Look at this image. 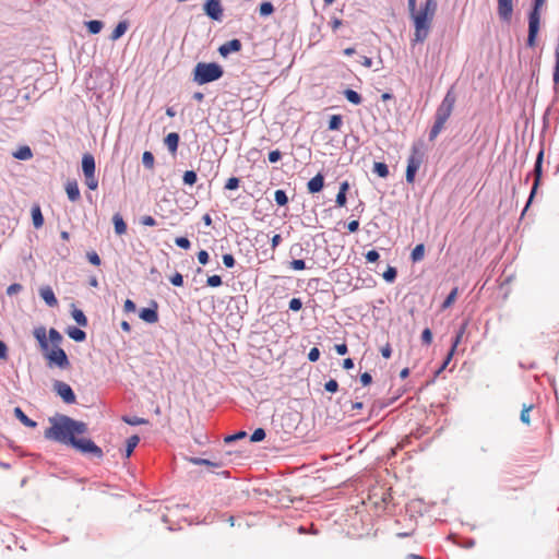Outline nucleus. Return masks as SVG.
<instances>
[{
    "instance_id": "nucleus-26",
    "label": "nucleus",
    "mask_w": 559,
    "mask_h": 559,
    "mask_svg": "<svg viewBox=\"0 0 559 559\" xmlns=\"http://www.w3.org/2000/svg\"><path fill=\"white\" fill-rule=\"evenodd\" d=\"M31 214L34 227L37 229L43 227L45 219L40 207L38 205L33 206Z\"/></svg>"
},
{
    "instance_id": "nucleus-16",
    "label": "nucleus",
    "mask_w": 559,
    "mask_h": 559,
    "mask_svg": "<svg viewBox=\"0 0 559 559\" xmlns=\"http://www.w3.org/2000/svg\"><path fill=\"white\" fill-rule=\"evenodd\" d=\"M323 188H324V176L321 173H318L314 177H312L307 182L308 192L311 194L322 191Z\"/></svg>"
},
{
    "instance_id": "nucleus-12",
    "label": "nucleus",
    "mask_w": 559,
    "mask_h": 559,
    "mask_svg": "<svg viewBox=\"0 0 559 559\" xmlns=\"http://www.w3.org/2000/svg\"><path fill=\"white\" fill-rule=\"evenodd\" d=\"M158 304L155 300H151L150 307L142 308L139 312V317L146 323H156L158 321Z\"/></svg>"
},
{
    "instance_id": "nucleus-36",
    "label": "nucleus",
    "mask_w": 559,
    "mask_h": 559,
    "mask_svg": "<svg viewBox=\"0 0 559 559\" xmlns=\"http://www.w3.org/2000/svg\"><path fill=\"white\" fill-rule=\"evenodd\" d=\"M123 423L130 426H139V425H146L148 424V420L142 417L138 416H131V415H124L122 416Z\"/></svg>"
},
{
    "instance_id": "nucleus-43",
    "label": "nucleus",
    "mask_w": 559,
    "mask_h": 559,
    "mask_svg": "<svg viewBox=\"0 0 559 559\" xmlns=\"http://www.w3.org/2000/svg\"><path fill=\"white\" fill-rule=\"evenodd\" d=\"M154 155L150 151H145L142 155V164L145 168L152 169L154 167Z\"/></svg>"
},
{
    "instance_id": "nucleus-48",
    "label": "nucleus",
    "mask_w": 559,
    "mask_h": 559,
    "mask_svg": "<svg viewBox=\"0 0 559 559\" xmlns=\"http://www.w3.org/2000/svg\"><path fill=\"white\" fill-rule=\"evenodd\" d=\"M175 243L177 247L183 250H189L191 248V241L187 237H177L175 239Z\"/></svg>"
},
{
    "instance_id": "nucleus-50",
    "label": "nucleus",
    "mask_w": 559,
    "mask_h": 559,
    "mask_svg": "<svg viewBox=\"0 0 559 559\" xmlns=\"http://www.w3.org/2000/svg\"><path fill=\"white\" fill-rule=\"evenodd\" d=\"M247 437V432L245 430H239L233 435H228L227 437H225V442L226 443H230V442H234L236 440H240V439H243Z\"/></svg>"
},
{
    "instance_id": "nucleus-41",
    "label": "nucleus",
    "mask_w": 559,
    "mask_h": 559,
    "mask_svg": "<svg viewBox=\"0 0 559 559\" xmlns=\"http://www.w3.org/2000/svg\"><path fill=\"white\" fill-rule=\"evenodd\" d=\"M198 180V175L194 170H186L182 176V181L187 186H193Z\"/></svg>"
},
{
    "instance_id": "nucleus-57",
    "label": "nucleus",
    "mask_w": 559,
    "mask_h": 559,
    "mask_svg": "<svg viewBox=\"0 0 559 559\" xmlns=\"http://www.w3.org/2000/svg\"><path fill=\"white\" fill-rule=\"evenodd\" d=\"M421 342L425 345H430L432 342V332L429 328H426L421 332Z\"/></svg>"
},
{
    "instance_id": "nucleus-21",
    "label": "nucleus",
    "mask_w": 559,
    "mask_h": 559,
    "mask_svg": "<svg viewBox=\"0 0 559 559\" xmlns=\"http://www.w3.org/2000/svg\"><path fill=\"white\" fill-rule=\"evenodd\" d=\"M66 192L68 195V199L71 202H76L81 198L79 185L76 180H69L66 183Z\"/></svg>"
},
{
    "instance_id": "nucleus-28",
    "label": "nucleus",
    "mask_w": 559,
    "mask_h": 559,
    "mask_svg": "<svg viewBox=\"0 0 559 559\" xmlns=\"http://www.w3.org/2000/svg\"><path fill=\"white\" fill-rule=\"evenodd\" d=\"M71 316L79 326L85 328L88 324L87 317L81 309L73 307Z\"/></svg>"
},
{
    "instance_id": "nucleus-7",
    "label": "nucleus",
    "mask_w": 559,
    "mask_h": 559,
    "mask_svg": "<svg viewBox=\"0 0 559 559\" xmlns=\"http://www.w3.org/2000/svg\"><path fill=\"white\" fill-rule=\"evenodd\" d=\"M455 102H456V95L454 93V86L452 85L447 91L442 102L438 106L436 114H435V119L447 122L453 111Z\"/></svg>"
},
{
    "instance_id": "nucleus-2",
    "label": "nucleus",
    "mask_w": 559,
    "mask_h": 559,
    "mask_svg": "<svg viewBox=\"0 0 559 559\" xmlns=\"http://www.w3.org/2000/svg\"><path fill=\"white\" fill-rule=\"evenodd\" d=\"M438 8L437 0H426L417 10V4L414 11H409L411 17L414 22V37L412 39L414 44L424 43L430 32L431 23Z\"/></svg>"
},
{
    "instance_id": "nucleus-10",
    "label": "nucleus",
    "mask_w": 559,
    "mask_h": 559,
    "mask_svg": "<svg viewBox=\"0 0 559 559\" xmlns=\"http://www.w3.org/2000/svg\"><path fill=\"white\" fill-rule=\"evenodd\" d=\"M53 390L66 404H74L76 402V395L70 384L56 380Z\"/></svg>"
},
{
    "instance_id": "nucleus-45",
    "label": "nucleus",
    "mask_w": 559,
    "mask_h": 559,
    "mask_svg": "<svg viewBox=\"0 0 559 559\" xmlns=\"http://www.w3.org/2000/svg\"><path fill=\"white\" fill-rule=\"evenodd\" d=\"M453 355H454V353H452V350H451V349H449V352H448V354L445 355V357H444V359H443V361H442L441 366L436 370V372H435V377L440 376V374H441V372H442L443 370H445V368L448 367V365L451 362V360H452V358H453Z\"/></svg>"
},
{
    "instance_id": "nucleus-31",
    "label": "nucleus",
    "mask_w": 559,
    "mask_h": 559,
    "mask_svg": "<svg viewBox=\"0 0 559 559\" xmlns=\"http://www.w3.org/2000/svg\"><path fill=\"white\" fill-rule=\"evenodd\" d=\"M84 24H85L87 32L92 35H96V34L100 33L104 27V23L99 20H90V21H86Z\"/></svg>"
},
{
    "instance_id": "nucleus-53",
    "label": "nucleus",
    "mask_w": 559,
    "mask_h": 559,
    "mask_svg": "<svg viewBox=\"0 0 559 559\" xmlns=\"http://www.w3.org/2000/svg\"><path fill=\"white\" fill-rule=\"evenodd\" d=\"M324 390L330 393H336L338 391V382L335 379H330L325 382Z\"/></svg>"
},
{
    "instance_id": "nucleus-54",
    "label": "nucleus",
    "mask_w": 559,
    "mask_h": 559,
    "mask_svg": "<svg viewBox=\"0 0 559 559\" xmlns=\"http://www.w3.org/2000/svg\"><path fill=\"white\" fill-rule=\"evenodd\" d=\"M289 266L294 271H302L307 267L306 262L302 259H294L293 261H290Z\"/></svg>"
},
{
    "instance_id": "nucleus-25",
    "label": "nucleus",
    "mask_w": 559,
    "mask_h": 559,
    "mask_svg": "<svg viewBox=\"0 0 559 559\" xmlns=\"http://www.w3.org/2000/svg\"><path fill=\"white\" fill-rule=\"evenodd\" d=\"M112 224H114L115 233L118 236H121V235L126 234V231H127V224H126V222H124V219H123V217L121 216L120 213H116L112 216Z\"/></svg>"
},
{
    "instance_id": "nucleus-4",
    "label": "nucleus",
    "mask_w": 559,
    "mask_h": 559,
    "mask_svg": "<svg viewBox=\"0 0 559 559\" xmlns=\"http://www.w3.org/2000/svg\"><path fill=\"white\" fill-rule=\"evenodd\" d=\"M546 0H532V7L528 12V29L526 45L530 48L536 46L537 37L540 28L542 8Z\"/></svg>"
},
{
    "instance_id": "nucleus-46",
    "label": "nucleus",
    "mask_w": 559,
    "mask_h": 559,
    "mask_svg": "<svg viewBox=\"0 0 559 559\" xmlns=\"http://www.w3.org/2000/svg\"><path fill=\"white\" fill-rule=\"evenodd\" d=\"M190 461L195 465H206V466H213V467L221 466V463H218V462H213V461H210L207 459H202V457H191Z\"/></svg>"
},
{
    "instance_id": "nucleus-56",
    "label": "nucleus",
    "mask_w": 559,
    "mask_h": 559,
    "mask_svg": "<svg viewBox=\"0 0 559 559\" xmlns=\"http://www.w3.org/2000/svg\"><path fill=\"white\" fill-rule=\"evenodd\" d=\"M365 258L368 263H376L379 260L380 254L376 249H372L366 252Z\"/></svg>"
},
{
    "instance_id": "nucleus-30",
    "label": "nucleus",
    "mask_w": 559,
    "mask_h": 559,
    "mask_svg": "<svg viewBox=\"0 0 559 559\" xmlns=\"http://www.w3.org/2000/svg\"><path fill=\"white\" fill-rule=\"evenodd\" d=\"M343 95L346 98V100L349 102L353 105H360L361 102H362L361 95L358 92H356V91H354L352 88H346L343 92Z\"/></svg>"
},
{
    "instance_id": "nucleus-14",
    "label": "nucleus",
    "mask_w": 559,
    "mask_h": 559,
    "mask_svg": "<svg viewBox=\"0 0 559 559\" xmlns=\"http://www.w3.org/2000/svg\"><path fill=\"white\" fill-rule=\"evenodd\" d=\"M242 44L240 39L234 38L219 46L218 52L222 57L226 58L230 53L238 52L241 50Z\"/></svg>"
},
{
    "instance_id": "nucleus-38",
    "label": "nucleus",
    "mask_w": 559,
    "mask_h": 559,
    "mask_svg": "<svg viewBox=\"0 0 559 559\" xmlns=\"http://www.w3.org/2000/svg\"><path fill=\"white\" fill-rule=\"evenodd\" d=\"M274 201L276 202V204L278 206H285L287 205L288 203V197H287V193L285 190L283 189H277L275 192H274Z\"/></svg>"
},
{
    "instance_id": "nucleus-63",
    "label": "nucleus",
    "mask_w": 559,
    "mask_h": 559,
    "mask_svg": "<svg viewBox=\"0 0 559 559\" xmlns=\"http://www.w3.org/2000/svg\"><path fill=\"white\" fill-rule=\"evenodd\" d=\"M140 223L144 226H150V227H153V226H156L157 225V222L156 219L151 216V215H144L141 217L140 219Z\"/></svg>"
},
{
    "instance_id": "nucleus-27",
    "label": "nucleus",
    "mask_w": 559,
    "mask_h": 559,
    "mask_svg": "<svg viewBox=\"0 0 559 559\" xmlns=\"http://www.w3.org/2000/svg\"><path fill=\"white\" fill-rule=\"evenodd\" d=\"M140 442V437L138 435H133L129 437L126 441L124 456L128 459L132 455L134 449Z\"/></svg>"
},
{
    "instance_id": "nucleus-22",
    "label": "nucleus",
    "mask_w": 559,
    "mask_h": 559,
    "mask_svg": "<svg viewBox=\"0 0 559 559\" xmlns=\"http://www.w3.org/2000/svg\"><path fill=\"white\" fill-rule=\"evenodd\" d=\"M467 325H468V321H464V322L461 323L459 329L455 331V335L452 338V343H451V347H450L452 353H455L459 344L461 343V341H462V338H463V336H464V334L466 332Z\"/></svg>"
},
{
    "instance_id": "nucleus-51",
    "label": "nucleus",
    "mask_w": 559,
    "mask_h": 559,
    "mask_svg": "<svg viewBox=\"0 0 559 559\" xmlns=\"http://www.w3.org/2000/svg\"><path fill=\"white\" fill-rule=\"evenodd\" d=\"M302 308V300L300 298L294 297L289 300L288 309L292 311H299Z\"/></svg>"
},
{
    "instance_id": "nucleus-1",
    "label": "nucleus",
    "mask_w": 559,
    "mask_h": 559,
    "mask_svg": "<svg viewBox=\"0 0 559 559\" xmlns=\"http://www.w3.org/2000/svg\"><path fill=\"white\" fill-rule=\"evenodd\" d=\"M49 423L51 426L45 430L44 437L61 444H68L73 439H79L78 436L85 435L88 430L86 423L67 415L50 417Z\"/></svg>"
},
{
    "instance_id": "nucleus-20",
    "label": "nucleus",
    "mask_w": 559,
    "mask_h": 559,
    "mask_svg": "<svg viewBox=\"0 0 559 559\" xmlns=\"http://www.w3.org/2000/svg\"><path fill=\"white\" fill-rule=\"evenodd\" d=\"M180 136L177 132H170L164 138V143L171 154H176L178 151Z\"/></svg>"
},
{
    "instance_id": "nucleus-34",
    "label": "nucleus",
    "mask_w": 559,
    "mask_h": 559,
    "mask_svg": "<svg viewBox=\"0 0 559 559\" xmlns=\"http://www.w3.org/2000/svg\"><path fill=\"white\" fill-rule=\"evenodd\" d=\"M13 156L20 160H27L33 157V152L29 146H21Z\"/></svg>"
},
{
    "instance_id": "nucleus-49",
    "label": "nucleus",
    "mask_w": 559,
    "mask_h": 559,
    "mask_svg": "<svg viewBox=\"0 0 559 559\" xmlns=\"http://www.w3.org/2000/svg\"><path fill=\"white\" fill-rule=\"evenodd\" d=\"M239 185H240V179L238 177H230L225 182L224 188L226 190H236L239 188Z\"/></svg>"
},
{
    "instance_id": "nucleus-64",
    "label": "nucleus",
    "mask_w": 559,
    "mask_h": 559,
    "mask_svg": "<svg viewBox=\"0 0 559 559\" xmlns=\"http://www.w3.org/2000/svg\"><path fill=\"white\" fill-rule=\"evenodd\" d=\"M210 254L206 250H200L198 252V261L200 264L205 265L209 263Z\"/></svg>"
},
{
    "instance_id": "nucleus-11",
    "label": "nucleus",
    "mask_w": 559,
    "mask_h": 559,
    "mask_svg": "<svg viewBox=\"0 0 559 559\" xmlns=\"http://www.w3.org/2000/svg\"><path fill=\"white\" fill-rule=\"evenodd\" d=\"M206 16L213 21L221 22L224 15V9L219 0H206L203 4Z\"/></svg>"
},
{
    "instance_id": "nucleus-8",
    "label": "nucleus",
    "mask_w": 559,
    "mask_h": 559,
    "mask_svg": "<svg viewBox=\"0 0 559 559\" xmlns=\"http://www.w3.org/2000/svg\"><path fill=\"white\" fill-rule=\"evenodd\" d=\"M45 359L50 367H57L61 370H66L70 367V360L63 348H50L47 352H43Z\"/></svg>"
},
{
    "instance_id": "nucleus-40",
    "label": "nucleus",
    "mask_w": 559,
    "mask_h": 559,
    "mask_svg": "<svg viewBox=\"0 0 559 559\" xmlns=\"http://www.w3.org/2000/svg\"><path fill=\"white\" fill-rule=\"evenodd\" d=\"M456 296H457V287H454L449 293V295L445 297V299L443 300V302L441 305V309L444 310V309H448L449 307H451L453 305V302L455 301Z\"/></svg>"
},
{
    "instance_id": "nucleus-24",
    "label": "nucleus",
    "mask_w": 559,
    "mask_h": 559,
    "mask_svg": "<svg viewBox=\"0 0 559 559\" xmlns=\"http://www.w3.org/2000/svg\"><path fill=\"white\" fill-rule=\"evenodd\" d=\"M14 416L25 426L28 428H35L37 427V423L33 419H31L21 407L16 406L14 408Z\"/></svg>"
},
{
    "instance_id": "nucleus-39",
    "label": "nucleus",
    "mask_w": 559,
    "mask_h": 559,
    "mask_svg": "<svg viewBox=\"0 0 559 559\" xmlns=\"http://www.w3.org/2000/svg\"><path fill=\"white\" fill-rule=\"evenodd\" d=\"M397 270L394 266L389 265L383 272L382 277L386 283H393L396 280Z\"/></svg>"
},
{
    "instance_id": "nucleus-15",
    "label": "nucleus",
    "mask_w": 559,
    "mask_h": 559,
    "mask_svg": "<svg viewBox=\"0 0 559 559\" xmlns=\"http://www.w3.org/2000/svg\"><path fill=\"white\" fill-rule=\"evenodd\" d=\"M33 335L38 342L41 352H47V349H49V341L47 337L46 328L43 325L35 328L33 331Z\"/></svg>"
},
{
    "instance_id": "nucleus-58",
    "label": "nucleus",
    "mask_w": 559,
    "mask_h": 559,
    "mask_svg": "<svg viewBox=\"0 0 559 559\" xmlns=\"http://www.w3.org/2000/svg\"><path fill=\"white\" fill-rule=\"evenodd\" d=\"M169 281L176 287L183 286V276L179 272H176L173 276H170Z\"/></svg>"
},
{
    "instance_id": "nucleus-6",
    "label": "nucleus",
    "mask_w": 559,
    "mask_h": 559,
    "mask_svg": "<svg viewBox=\"0 0 559 559\" xmlns=\"http://www.w3.org/2000/svg\"><path fill=\"white\" fill-rule=\"evenodd\" d=\"M67 445L72 447L74 450L82 454L90 455L98 460L104 457V451L92 439H73L72 442L68 443Z\"/></svg>"
},
{
    "instance_id": "nucleus-60",
    "label": "nucleus",
    "mask_w": 559,
    "mask_h": 559,
    "mask_svg": "<svg viewBox=\"0 0 559 559\" xmlns=\"http://www.w3.org/2000/svg\"><path fill=\"white\" fill-rule=\"evenodd\" d=\"M223 263H224V265H225L227 269H231V267H234V266H235V264H236V260H235V258H234V255H233V254H230V253H225V254H223Z\"/></svg>"
},
{
    "instance_id": "nucleus-61",
    "label": "nucleus",
    "mask_w": 559,
    "mask_h": 559,
    "mask_svg": "<svg viewBox=\"0 0 559 559\" xmlns=\"http://www.w3.org/2000/svg\"><path fill=\"white\" fill-rule=\"evenodd\" d=\"M533 408L532 405L530 406H523V409L521 412L520 419L523 424H530V411Z\"/></svg>"
},
{
    "instance_id": "nucleus-47",
    "label": "nucleus",
    "mask_w": 559,
    "mask_h": 559,
    "mask_svg": "<svg viewBox=\"0 0 559 559\" xmlns=\"http://www.w3.org/2000/svg\"><path fill=\"white\" fill-rule=\"evenodd\" d=\"M85 178V185L90 190H96L98 188V179L95 176V173L93 175H86Z\"/></svg>"
},
{
    "instance_id": "nucleus-5",
    "label": "nucleus",
    "mask_w": 559,
    "mask_h": 559,
    "mask_svg": "<svg viewBox=\"0 0 559 559\" xmlns=\"http://www.w3.org/2000/svg\"><path fill=\"white\" fill-rule=\"evenodd\" d=\"M543 162H544V148L542 147L539 150V152L537 153L533 171L531 174H528L526 176V178H525V182H527L530 177H531V175H533L535 177L533 186L531 188V192H530L528 199H527L526 204H525V206H524V209L522 211V215H524V213L526 212V210L528 209V206L533 202L534 197L537 193V190H538V187L540 185L542 177H543Z\"/></svg>"
},
{
    "instance_id": "nucleus-18",
    "label": "nucleus",
    "mask_w": 559,
    "mask_h": 559,
    "mask_svg": "<svg viewBox=\"0 0 559 559\" xmlns=\"http://www.w3.org/2000/svg\"><path fill=\"white\" fill-rule=\"evenodd\" d=\"M39 296L49 307H56L58 305V299L50 286H45L39 289Z\"/></svg>"
},
{
    "instance_id": "nucleus-42",
    "label": "nucleus",
    "mask_w": 559,
    "mask_h": 559,
    "mask_svg": "<svg viewBox=\"0 0 559 559\" xmlns=\"http://www.w3.org/2000/svg\"><path fill=\"white\" fill-rule=\"evenodd\" d=\"M274 12V5L270 1H264L259 7V13L261 16H269Z\"/></svg>"
},
{
    "instance_id": "nucleus-17",
    "label": "nucleus",
    "mask_w": 559,
    "mask_h": 559,
    "mask_svg": "<svg viewBox=\"0 0 559 559\" xmlns=\"http://www.w3.org/2000/svg\"><path fill=\"white\" fill-rule=\"evenodd\" d=\"M81 165H82V171H83L84 176L90 175V174L93 175L95 173L96 164H95V158L92 154L85 153L82 156Z\"/></svg>"
},
{
    "instance_id": "nucleus-23",
    "label": "nucleus",
    "mask_w": 559,
    "mask_h": 559,
    "mask_svg": "<svg viewBox=\"0 0 559 559\" xmlns=\"http://www.w3.org/2000/svg\"><path fill=\"white\" fill-rule=\"evenodd\" d=\"M128 27H129V22L127 20L120 21L116 25V27L112 29L109 38L112 41H116V40L120 39L126 34V32L128 31Z\"/></svg>"
},
{
    "instance_id": "nucleus-59",
    "label": "nucleus",
    "mask_w": 559,
    "mask_h": 559,
    "mask_svg": "<svg viewBox=\"0 0 559 559\" xmlns=\"http://www.w3.org/2000/svg\"><path fill=\"white\" fill-rule=\"evenodd\" d=\"M282 158V152L280 150H273L269 152L267 159L270 163L275 164Z\"/></svg>"
},
{
    "instance_id": "nucleus-52",
    "label": "nucleus",
    "mask_w": 559,
    "mask_h": 559,
    "mask_svg": "<svg viewBox=\"0 0 559 559\" xmlns=\"http://www.w3.org/2000/svg\"><path fill=\"white\" fill-rule=\"evenodd\" d=\"M86 258H87L88 262L95 266H99L102 263V260L96 251L87 252Z\"/></svg>"
},
{
    "instance_id": "nucleus-32",
    "label": "nucleus",
    "mask_w": 559,
    "mask_h": 559,
    "mask_svg": "<svg viewBox=\"0 0 559 559\" xmlns=\"http://www.w3.org/2000/svg\"><path fill=\"white\" fill-rule=\"evenodd\" d=\"M372 171L380 178H386L390 174L389 166L384 162H374Z\"/></svg>"
},
{
    "instance_id": "nucleus-29",
    "label": "nucleus",
    "mask_w": 559,
    "mask_h": 559,
    "mask_svg": "<svg viewBox=\"0 0 559 559\" xmlns=\"http://www.w3.org/2000/svg\"><path fill=\"white\" fill-rule=\"evenodd\" d=\"M47 337H48V341L51 343L52 348L60 347V344L63 341L61 333L55 328L49 329Z\"/></svg>"
},
{
    "instance_id": "nucleus-9",
    "label": "nucleus",
    "mask_w": 559,
    "mask_h": 559,
    "mask_svg": "<svg viewBox=\"0 0 559 559\" xmlns=\"http://www.w3.org/2000/svg\"><path fill=\"white\" fill-rule=\"evenodd\" d=\"M423 163V154L414 145L412 147V153L407 159L405 179L407 183H414L416 174Z\"/></svg>"
},
{
    "instance_id": "nucleus-44",
    "label": "nucleus",
    "mask_w": 559,
    "mask_h": 559,
    "mask_svg": "<svg viewBox=\"0 0 559 559\" xmlns=\"http://www.w3.org/2000/svg\"><path fill=\"white\" fill-rule=\"evenodd\" d=\"M265 437H266L265 430L263 428H257L251 433L250 441L254 442V443L261 442L265 439Z\"/></svg>"
},
{
    "instance_id": "nucleus-19",
    "label": "nucleus",
    "mask_w": 559,
    "mask_h": 559,
    "mask_svg": "<svg viewBox=\"0 0 559 559\" xmlns=\"http://www.w3.org/2000/svg\"><path fill=\"white\" fill-rule=\"evenodd\" d=\"M67 335L74 342L82 343L86 340V332L81 326L70 325L66 330Z\"/></svg>"
},
{
    "instance_id": "nucleus-62",
    "label": "nucleus",
    "mask_w": 559,
    "mask_h": 559,
    "mask_svg": "<svg viewBox=\"0 0 559 559\" xmlns=\"http://www.w3.org/2000/svg\"><path fill=\"white\" fill-rule=\"evenodd\" d=\"M23 289V286L19 283H13L11 285L8 286L7 288V295L8 296H13L17 293H20L21 290Z\"/></svg>"
},
{
    "instance_id": "nucleus-3",
    "label": "nucleus",
    "mask_w": 559,
    "mask_h": 559,
    "mask_svg": "<svg viewBox=\"0 0 559 559\" xmlns=\"http://www.w3.org/2000/svg\"><path fill=\"white\" fill-rule=\"evenodd\" d=\"M192 75L194 83L204 85L219 80L224 75V69L217 62H198Z\"/></svg>"
},
{
    "instance_id": "nucleus-35",
    "label": "nucleus",
    "mask_w": 559,
    "mask_h": 559,
    "mask_svg": "<svg viewBox=\"0 0 559 559\" xmlns=\"http://www.w3.org/2000/svg\"><path fill=\"white\" fill-rule=\"evenodd\" d=\"M445 122L435 119V122L429 131L428 138L429 141L436 140L439 133L442 131Z\"/></svg>"
},
{
    "instance_id": "nucleus-55",
    "label": "nucleus",
    "mask_w": 559,
    "mask_h": 559,
    "mask_svg": "<svg viewBox=\"0 0 559 559\" xmlns=\"http://www.w3.org/2000/svg\"><path fill=\"white\" fill-rule=\"evenodd\" d=\"M206 284L210 287H219L223 284V281L219 275H211L207 277Z\"/></svg>"
},
{
    "instance_id": "nucleus-37",
    "label": "nucleus",
    "mask_w": 559,
    "mask_h": 559,
    "mask_svg": "<svg viewBox=\"0 0 559 559\" xmlns=\"http://www.w3.org/2000/svg\"><path fill=\"white\" fill-rule=\"evenodd\" d=\"M343 124V117L341 115H332L329 119L328 129L331 131L340 130Z\"/></svg>"
},
{
    "instance_id": "nucleus-33",
    "label": "nucleus",
    "mask_w": 559,
    "mask_h": 559,
    "mask_svg": "<svg viewBox=\"0 0 559 559\" xmlns=\"http://www.w3.org/2000/svg\"><path fill=\"white\" fill-rule=\"evenodd\" d=\"M425 255V245L418 243L414 247V249L411 252V261L413 263L419 262L424 259Z\"/></svg>"
},
{
    "instance_id": "nucleus-13",
    "label": "nucleus",
    "mask_w": 559,
    "mask_h": 559,
    "mask_svg": "<svg viewBox=\"0 0 559 559\" xmlns=\"http://www.w3.org/2000/svg\"><path fill=\"white\" fill-rule=\"evenodd\" d=\"M498 15L502 22L509 23L513 14V0H497Z\"/></svg>"
}]
</instances>
